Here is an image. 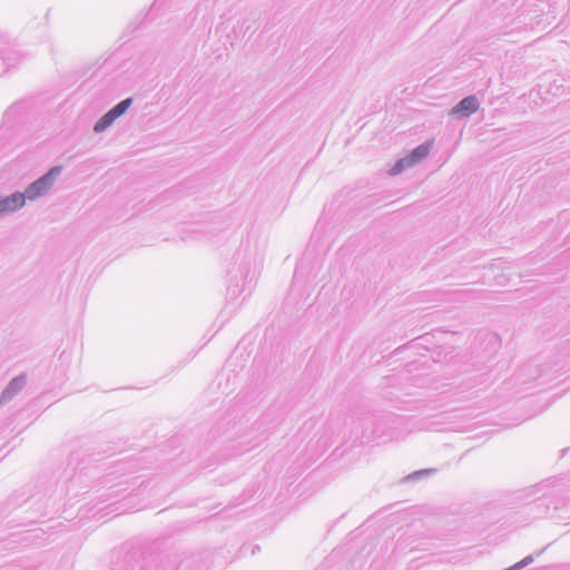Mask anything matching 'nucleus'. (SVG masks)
<instances>
[{"mask_svg":"<svg viewBox=\"0 0 570 570\" xmlns=\"http://www.w3.org/2000/svg\"><path fill=\"white\" fill-rule=\"evenodd\" d=\"M61 167H52L46 175L40 177L38 180L32 183L26 189V196L28 199L33 200L49 191L52 187L55 178L60 174Z\"/></svg>","mask_w":570,"mask_h":570,"instance_id":"nucleus-1","label":"nucleus"},{"mask_svg":"<svg viewBox=\"0 0 570 570\" xmlns=\"http://www.w3.org/2000/svg\"><path fill=\"white\" fill-rule=\"evenodd\" d=\"M26 198H27L26 193L24 194L17 193V194H13V195L4 198L7 207H8V213L23 207L26 204Z\"/></svg>","mask_w":570,"mask_h":570,"instance_id":"nucleus-3","label":"nucleus"},{"mask_svg":"<svg viewBox=\"0 0 570 570\" xmlns=\"http://www.w3.org/2000/svg\"><path fill=\"white\" fill-rule=\"evenodd\" d=\"M430 149H431V144H424V145L416 147L412 151L409 163L414 164L415 161L423 159L424 157L428 156V154L430 153Z\"/></svg>","mask_w":570,"mask_h":570,"instance_id":"nucleus-5","label":"nucleus"},{"mask_svg":"<svg viewBox=\"0 0 570 570\" xmlns=\"http://www.w3.org/2000/svg\"><path fill=\"white\" fill-rule=\"evenodd\" d=\"M479 108L478 99L474 96L462 99L452 110L454 115L469 116L475 112Z\"/></svg>","mask_w":570,"mask_h":570,"instance_id":"nucleus-2","label":"nucleus"},{"mask_svg":"<svg viewBox=\"0 0 570 570\" xmlns=\"http://www.w3.org/2000/svg\"><path fill=\"white\" fill-rule=\"evenodd\" d=\"M117 119L116 115L112 110H109L106 115H104L95 125V131L101 132L106 128H108L115 120Z\"/></svg>","mask_w":570,"mask_h":570,"instance_id":"nucleus-4","label":"nucleus"},{"mask_svg":"<svg viewBox=\"0 0 570 570\" xmlns=\"http://www.w3.org/2000/svg\"><path fill=\"white\" fill-rule=\"evenodd\" d=\"M8 213V207L6 204V199H0V214Z\"/></svg>","mask_w":570,"mask_h":570,"instance_id":"nucleus-7","label":"nucleus"},{"mask_svg":"<svg viewBox=\"0 0 570 570\" xmlns=\"http://www.w3.org/2000/svg\"><path fill=\"white\" fill-rule=\"evenodd\" d=\"M131 102H132L131 98H127V99L120 101L118 105H116L111 110L118 118L130 107Z\"/></svg>","mask_w":570,"mask_h":570,"instance_id":"nucleus-6","label":"nucleus"}]
</instances>
